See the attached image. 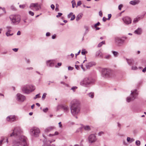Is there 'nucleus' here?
Listing matches in <instances>:
<instances>
[{
  "instance_id": "f257e3e1",
  "label": "nucleus",
  "mask_w": 146,
  "mask_h": 146,
  "mask_svg": "<svg viewBox=\"0 0 146 146\" xmlns=\"http://www.w3.org/2000/svg\"><path fill=\"white\" fill-rule=\"evenodd\" d=\"M12 131L13 132L10 134V137L13 136L17 138L13 141V146H28L27 138L21 135L22 131L20 127H15Z\"/></svg>"
},
{
  "instance_id": "f03ea898",
  "label": "nucleus",
  "mask_w": 146,
  "mask_h": 146,
  "mask_svg": "<svg viewBox=\"0 0 146 146\" xmlns=\"http://www.w3.org/2000/svg\"><path fill=\"white\" fill-rule=\"evenodd\" d=\"M70 107L71 113L72 116H75L80 113V102L78 100H72L70 103Z\"/></svg>"
},
{
  "instance_id": "7ed1b4c3",
  "label": "nucleus",
  "mask_w": 146,
  "mask_h": 146,
  "mask_svg": "<svg viewBox=\"0 0 146 146\" xmlns=\"http://www.w3.org/2000/svg\"><path fill=\"white\" fill-rule=\"evenodd\" d=\"M36 89L35 86L31 84H26L23 86L21 90L23 92L26 94H28L34 91Z\"/></svg>"
},
{
  "instance_id": "20e7f679",
  "label": "nucleus",
  "mask_w": 146,
  "mask_h": 146,
  "mask_svg": "<svg viewBox=\"0 0 146 146\" xmlns=\"http://www.w3.org/2000/svg\"><path fill=\"white\" fill-rule=\"evenodd\" d=\"M94 83V80L91 78L86 77L82 80L80 82L81 86L86 88L89 87Z\"/></svg>"
},
{
  "instance_id": "39448f33",
  "label": "nucleus",
  "mask_w": 146,
  "mask_h": 146,
  "mask_svg": "<svg viewBox=\"0 0 146 146\" xmlns=\"http://www.w3.org/2000/svg\"><path fill=\"white\" fill-rule=\"evenodd\" d=\"M9 18L11 21V24L15 25H18L21 21L20 15H10Z\"/></svg>"
},
{
  "instance_id": "423d86ee",
  "label": "nucleus",
  "mask_w": 146,
  "mask_h": 146,
  "mask_svg": "<svg viewBox=\"0 0 146 146\" xmlns=\"http://www.w3.org/2000/svg\"><path fill=\"white\" fill-rule=\"evenodd\" d=\"M29 132L31 137L36 138L39 137V136L40 133V130L38 127L34 126L31 127L29 129Z\"/></svg>"
},
{
  "instance_id": "0eeeda50",
  "label": "nucleus",
  "mask_w": 146,
  "mask_h": 146,
  "mask_svg": "<svg viewBox=\"0 0 146 146\" xmlns=\"http://www.w3.org/2000/svg\"><path fill=\"white\" fill-rule=\"evenodd\" d=\"M101 75L102 77L106 78L111 76L113 74V71L109 68L102 69Z\"/></svg>"
},
{
  "instance_id": "6e6552de",
  "label": "nucleus",
  "mask_w": 146,
  "mask_h": 146,
  "mask_svg": "<svg viewBox=\"0 0 146 146\" xmlns=\"http://www.w3.org/2000/svg\"><path fill=\"white\" fill-rule=\"evenodd\" d=\"M60 109L63 110L64 112L66 113L69 112L70 109L68 106L65 104H60L58 105L56 108V111H58Z\"/></svg>"
},
{
  "instance_id": "1a4fd4ad",
  "label": "nucleus",
  "mask_w": 146,
  "mask_h": 146,
  "mask_svg": "<svg viewBox=\"0 0 146 146\" xmlns=\"http://www.w3.org/2000/svg\"><path fill=\"white\" fill-rule=\"evenodd\" d=\"M137 95L138 93L136 90L131 91L130 96L127 98V102H129L130 101L133 100L136 98Z\"/></svg>"
},
{
  "instance_id": "9d476101",
  "label": "nucleus",
  "mask_w": 146,
  "mask_h": 146,
  "mask_svg": "<svg viewBox=\"0 0 146 146\" xmlns=\"http://www.w3.org/2000/svg\"><path fill=\"white\" fill-rule=\"evenodd\" d=\"M114 40L115 43L119 46H121L125 42V40L118 37L115 38Z\"/></svg>"
},
{
  "instance_id": "9b49d317",
  "label": "nucleus",
  "mask_w": 146,
  "mask_h": 146,
  "mask_svg": "<svg viewBox=\"0 0 146 146\" xmlns=\"http://www.w3.org/2000/svg\"><path fill=\"white\" fill-rule=\"evenodd\" d=\"M16 98L17 100L20 102H23L26 99L25 96L20 93L17 94Z\"/></svg>"
},
{
  "instance_id": "f8f14e48",
  "label": "nucleus",
  "mask_w": 146,
  "mask_h": 146,
  "mask_svg": "<svg viewBox=\"0 0 146 146\" xmlns=\"http://www.w3.org/2000/svg\"><path fill=\"white\" fill-rule=\"evenodd\" d=\"M29 7L31 9L36 11L38 10L40 8V5H39L37 3H31Z\"/></svg>"
},
{
  "instance_id": "ddd939ff",
  "label": "nucleus",
  "mask_w": 146,
  "mask_h": 146,
  "mask_svg": "<svg viewBox=\"0 0 146 146\" xmlns=\"http://www.w3.org/2000/svg\"><path fill=\"white\" fill-rule=\"evenodd\" d=\"M122 20L123 21L124 23L126 25H129L131 23V19L129 17L126 16L123 17Z\"/></svg>"
},
{
  "instance_id": "4468645a",
  "label": "nucleus",
  "mask_w": 146,
  "mask_h": 146,
  "mask_svg": "<svg viewBox=\"0 0 146 146\" xmlns=\"http://www.w3.org/2000/svg\"><path fill=\"white\" fill-rule=\"evenodd\" d=\"M88 140L90 143H92L95 142L97 139L95 134H92L89 136Z\"/></svg>"
},
{
  "instance_id": "2eb2a0df",
  "label": "nucleus",
  "mask_w": 146,
  "mask_h": 146,
  "mask_svg": "<svg viewBox=\"0 0 146 146\" xmlns=\"http://www.w3.org/2000/svg\"><path fill=\"white\" fill-rule=\"evenodd\" d=\"M54 140H48L47 139L44 140V144L42 146H55L54 144L51 145L50 144L52 142L54 141Z\"/></svg>"
},
{
  "instance_id": "dca6fc26",
  "label": "nucleus",
  "mask_w": 146,
  "mask_h": 146,
  "mask_svg": "<svg viewBox=\"0 0 146 146\" xmlns=\"http://www.w3.org/2000/svg\"><path fill=\"white\" fill-rule=\"evenodd\" d=\"M16 117L15 115H10L7 116L6 118L7 121L12 122L16 120Z\"/></svg>"
},
{
  "instance_id": "f3484780",
  "label": "nucleus",
  "mask_w": 146,
  "mask_h": 146,
  "mask_svg": "<svg viewBox=\"0 0 146 146\" xmlns=\"http://www.w3.org/2000/svg\"><path fill=\"white\" fill-rule=\"evenodd\" d=\"M6 28L7 29V31L6 33L5 34L7 36H11L13 35V33H10L11 31V29H12V27L11 26H7L6 27Z\"/></svg>"
},
{
  "instance_id": "a211bd4d",
  "label": "nucleus",
  "mask_w": 146,
  "mask_h": 146,
  "mask_svg": "<svg viewBox=\"0 0 146 146\" xmlns=\"http://www.w3.org/2000/svg\"><path fill=\"white\" fill-rule=\"evenodd\" d=\"M46 64L48 66L52 67L54 66V61L52 60H49L46 61Z\"/></svg>"
},
{
  "instance_id": "6ab92c4d",
  "label": "nucleus",
  "mask_w": 146,
  "mask_h": 146,
  "mask_svg": "<svg viewBox=\"0 0 146 146\" xmlns=\"http://www.w3.org/2000/svg\"><path fill=\"white\" fill-rule=\"evenodd\" d=\"M96 63L94 62H91L87 63L86 64V67L87 69H89L91 67L96 65Z\"/></svg>"
},
{
  "instance_id": "aec40b11",
  "label": "nucleus",
  "mask_w": 146,
  "mask_h": 146,
  "mask_svg": "<svg viewBox=\"0 0 146 146\" xmlns=\"http://www.w3.org/2000/svg\"><path fill=\"white\" fill-rule=\"evenodd\" d=\"M126 60L127 63L129 65L131 66L134 64V61L133 59L126 58Z\"/></svg>"
},
{
  "instance_id": "412c9836",
  "label": "nucleus",
  "mask_w": 146,
  "mask_h": 146,
  "mask_svg": "<svg viewBox=\"0 0 146 146\" xmlns=\"http://www.w3.org/2000/svg\"><path fill=\"white\" fill-rule=\"evenodd\" d=\"M55 129V127L54 126H51L47 127L44 130L46 133H48L52 130Z\"/></svg>"
},
{
  "instance_id": "4be33fe9",
  "label": "nucleus",
  "mask_w": 146,
  "mask_h": 146,
  "mask_svg": "<svg viewBox=\"0 0 146 146\" xmlns=\"http://www.w3.org/2000/svg\"><path fill=\"white\" fill-rule=\"evenodd\" d=\"M96 56L98 57L102 58L103 55L100 50L97 51L96 53Z\"/></svg>"
},
{
  "instance_id": "5701e85b",
  "label": "nucleus",
  "mask_w": 146,
  "mask_h": 146,
  "mask_svg": "<svg viewBox=\"0 0 146 146\" xmlns=\"http://www.w3.org/2000/svg\"><path fill=\"white\" fill-rule=\"evenodd\" d=\"M143 16H138L136 18L134 19L133 23H137L141 19L143 18Z\"/></svg>"
},
{
  "instance_id": "b1692460",
  "label": "nucleus",
  "mask_w": 146,
  "mask_h": 146,
  "mask_svg": "<svg viewBox=\"0 0 146 146\" xmlns=\"http://www.w3.org/2000/svg\"><path fill=\"white\" fill-rule=\"evenodd\" d=\"M133 1H131L129 2V3L133 5H135L136 4H138L140 2L139 0H133Z\"/></svg>"
},
{
  "instance_id": "393cba45",
  "label": "nucleus",
  "mask_w": 146,
  "mask_h": 146,
  "mask_svg": "<svg viewBox=\"0 0 146 146\" xmlns=\"http://www.w3.org/2000/svg\"><path fill=\"white\" fill-rule=\"evenodd\" d=\"M142 29L141 28H138V29L135 30L134 33L138 35H140L142 33Z\"/></svg>"
},
{
  "instance_id": "a878e982",
  "label": "nucleus",
  "mask_w": 146,
  "mask_h": 146,
  "mask_svg": "<svg viewBox=\"0 0 146 146\" xmlns=\"http://www.w3.org/2000/svg\"><path fill=\"white\" fill-rule=\"evenodd\" d=\"M4 139L6 140V141L7 142L8 137H1V139L0 140V146H1Z\"/></svg>"
},
{
  "instance_id": "bb28decb",
  "label": "nucleus",
  "mask_w": 146,
  "mask_h": 146,
  "mask_svg": "<svg viewBox=\"0 0 146 146\" xmlns=\"http://www.w3.org/2000/svg\"><path fill=\"white\" fill-rule=\"evenodd\" d=\"M83 129L86 131H90L91 130V126L88 125H83Z\"/></svg>"
},
{
  "instance_id": "cd10ccee",
  "label": "nucleus",
  "mask_w": 146,
  "mask_h": 146,
  "mask_svg": "<svg viewBox=\"0 0 146 146\" xmlns=\"http://www.w3.org/2000/svg\"><path fill=\"white\" fill-rule=\"evenodd\" d=\"M83 16V14L82 13H79L76 16V21H78L82 18Z\"/></svg>"
},
{
  "instance_id": "c85d7f7f",
  "label": "nucleus",
  "mask_w": 146,
  "mask_h": 146,
  "mask_svg": "<svg viewBox=\"0 0 146 146\" xmlns=\"http://www.w3.org/2000/svg\"><path fill=\"white\" fill-rule=\"evenodd\" d=\"M84 28L85 29V31L84 34V35H86L89 31V27L87 26H84Z\"/></svg>"
},
{
  "instance_id": "c756f323",
  "label": "nucleus",
  "mask_w": 146,
  "mask_h": 146,
  "mask_svg": "<svg viewBox=\"0 0 146 146\" xmlns=\"http://www.w3.org/2000/svg\"><path fill=\"white\" fill-rule=\"evenodd\" d=\"M112 52L114 57H117V56L118 55V53L117 52L115 51H112Z\"/></svg>"
},
{
  "instance_id": "7c9ffc66",
  "label": "nucleus",
  "mask_w": 146,
  "mask_h": 146,
  "mask_svg": "<svg viewBox=\"0 0 146 146\" xmlns=\"http://www.w3.org/2000/svg\"><path fill=\"white\" fill-rule=\"evenodd\" d=\"M105 44V41H103L102 42H100L98 45V47H101L103 44Z\"/></svg>"
},
{
  "instance_id": "2f4dec72",
  "label": "nucleus",
  "mask_w": 146,
  "mask_h": 146,
  "mask_svg": "<svg viewBox=\"0 0 146 146\" xmlns=\"http://www.w3.org/2000/svg\"><path fill=\"white\" fill-rule=\"evenodd\" d=\"M88 95L91 98H93L94 97V94L93 93H90L88 94Z\"/></svg>"
},
{
  "instance_id": "473e14b6",
  "label": "nucleus",
  "mask_w": 146,
  "mask_h": 146,
  "mask_svg": "<svg viewBox=\"0 0 146 146\" xmlns=\"http://www.w3.org/2000/svg\"><path fill=\"white\" fill-rule=\"evenodd\" d=\"M10 9L11 10L13 11H15L16 9L14 5H12L10 7Z\"/></svg>"
},
{
  "instance_id": "72a5a7b5",
  "label": "nucleus",
  "mask_w": 146,
  "mask_h": 146,
  "mask_svg": "<svg viewBox=\"0 0 146 146\" xmlns=\"http://www.w3.org/2000/svg\"><path fill=\"white\" fill-rule=\"evenodd\" d=\"M87 53V52L85 50V49L83 50L81 52L82 54L83 55H85L86 53Z\"/></svg>"
},
{
  "instance_id": "f704fd0d",
  "label": "nucleus",
  "mask_w": 146,
  "mask_h": 146,
  "mask_svg": "<svg viewBox=\"0 0 146 146\" xmlns=\"http://www.w3.org/2000/svg\"><path fill=\"white\" fill-rule=\"evenodd\" d=\"M71 3L72 4V7L73 8H74L76 5V3L74 1H72Z\"/></svg>"
},
{
  "instance_id": "c9c22d12",
  "label": "nucleus",
  "mask_w": 146,
  "mask_h": 146,
  "mask_svg": "<svg viewBox=\"0 0 146 146\" xmlns=\"http://www.w3.org/2000/svg\"><path fill=\"white\" fill-rule=\"evenodd\" d=\"M78 87L76 86H74L72 87L71 89V90H72L74 92H75L76 89H77Z\"/></svg>"
},
{
  "instance_id": "e433bc0d",
  "label": "nucleus",
  "mask_w": 146,
  "mask_h": 146,
  "mask_svg": "<svg viewBox=\"0 0 146 146\" xmlns=\"http://www.w3.org/2000/svg\"><path fill=\"white\" fill-rule=\"evenodd\" d=\"M140 144H141V142L137 140L135 142L136 145L138 146H139L140 145Z\"/></svg>"
},
{
  "instance_id": "4c0bfd02",
  "label": "nucleus",
  "mask_w": 146,
  "mask_h": 146,
  "mask_svg": "<svg viewBox=\"0 0 146 146\" xmlns=\"http://www.w3.org/2000/svg\"><path fill=\"white\" fill-rule=\"evenodd\" d=\"M40 94H38L36 95L35 96L34 98V99L35 100L37 98H40Z\"/></svg>"
},
{
  "instance_id": "58836bf2",
  "label": "nucleus",
  "mask_w": 146,
  "mask_h": 146,
  "mask_svg": "<svg viewBox=\"0 0 146 146\" xmlns=\"http://www.w3.org/2000/svg\"><path fill=\"white\" fill-rule=\"evenodd\" d=\"M111 56L110 54H108L106 55L105 56V58L106 59H108L110 58Z\"/></svg>"
},
{
  "instance_id": "ea45409f",
  "label": "nucleus",
  "mask_w": 146,
  "mask_h": 146,
  "mask_svg": "<svg viewBox=\"0 0 146 146\" xmlns=\"http://www.w3.org/2000/svg\"><path fill=\"white\" fill-rule=\"evenodd\" d=\"M137 69V67L135 66H133L131 68V69L133 70H136Z\"/></svg>"
},
{
  "instance_id": "a19ab883",
  "label": "nucleus",
  "mask_w": 146,
  "mask_h": 146,
  "mask_svg": "<svg viewBox=\"0 0 146 146\" xmlns=\"http://www.w3.org/2000/svg\"><path fill=\"white\" fill-rule=\"evenodd\" d=\"M26 6L25 5H19V7L21 9H24L25 7Z\"/></svg>"
},
{
  "instance_id": "79ce46f5",
  "label": "nucleus",
  "mask_w": 146,
  "mask_h": 146,
  "mask_svg": "<svg viewBox=\"0 0 146 146\" xmlns=\"http://www.w3.org/2000/svg\"><path fill=\"white\" fill-rule=\"evenodd\" d=\"M82 4L81 1H80L78 2L76 6V7H77L78 6H80Z\"/></svg>"
},
{
  "instance_id": "37998d69",
  "label": "nucleus",
  "mask_w": 146,
  "mask_h": 146,
  "mask_svg": "<svg viewBox=\"0 0 146 146\" xmlns=\"http://www.w3.org/2000/svg\"><path fill=\"white\" fill-rule=\"evenodd\" d=\"M73 13L72 12L70 13L67 16V17L68 18H70L71 17Z\"/></svg>"
},
{
  "instance_id": "c03bdc74",
  "label": "nucleus",
  "mask_w": 146,
  "mask_h": 146,
  "mask_svg": "<svg viewBox=\"0 0 146 146\" xmlns=\"http://www.w3.org/2000/svg\"><path fill=\"white\" fill-rule=\"evenodd\" d=\"M76 16L75 15H73L71 18V19H70L71 21H73L74 19L75 18Z\"/></svg>"
},
{
  "instance_id": "a18cd8bd",
  "label": "nucleus",
  "mask_w": 146,
  "mask_h": 146,
  "mask_svg": "<svg viewBox=\"0 0 146 146\" xmlns=\"http://www.w3.org/2000/svg\"><path fill=\"white\" fill-rule=\"evenodd\" d=\"M62 15V14L60 13H58V15L56 16V17L57 18H58L59 17H60Z\"/></svg>"
},
{
  "instance_id": "49530a36",
  "label": "nucleus",
  "mask_w": 146,
  "mask_h": 146,
  "mask_svg": "<svg viewBox=\"0 0 146 146\" xmlns=\"http://www.w3.org/2000/svg\"><path fill=\"white\" fill-rule=\"evenodd\" d=\"M29 15L32 16H33L34 14V13L31 11H29Z\"/></svg>"
},
{
  "instance_id": "de8ad7c7",
  "label": "nucleus",
  "mask_w": 146,
  "mask_h": 146,
  "mask_svg": "<svg viewBox=\"0 0 146 146\" xmlns=\"http://www.w3.org/2000/svg\"><path fill=\"white\" fill-rule=\"evenodd\" d=\"M43 111L44 112H47L48 110V108H44L43 109Z\"/></svg>"
},
{
  "instance_id": "09e8293b",
  "label": "nucleus",
  "mask_w": 146,
  "mask_h": 146,
  "mask_svg": "<svg viewBox=\"0 0 146 146\" xmlns=\"http://www.w3.org/2000/svg\"><path fill=\"white\" fill-rule=\"evenodd\" d=\"M55 10L56 11H58V5L57 4H56V7Z\"/></svg>"
},
{
  "instance_id": "8fccbe9b",
  "label": "nucleus",
  "mask_w": 146,
  "mask_h": 146,
  "mask_svg": "<svg viewBox=\"0 0 146 146\" xmlns=\"http://www.w3.org/2000/svg\"><path fill=\"white\" fill-rule=\"evenodd\" d=\"M122 6L123 5L122 4H120L118 6V9L119 10H121V8L122 7Z\"/></svg>"
},
{
  "instance_id": "3c124183",
  "label": "nucleus",
  "mask_w": 146,
  "mask_h": 146,
  "mask_svg": "<svg viewBox=\"0 0 146 146\" xmlns=\"http://www.w3.org/2000/svg\"><path fill=\"white\" fill-rule=\"evenodd\" d=\"M46 93H44L42 96V98L43 99L45 98L46 96Z\"/></svg>"
},
{
  "instance_id": "603ef678",
  "label": "nucleus",
  "mask_w": 146,
  "mask_h": 146,
  "mask_svg": "<svg viewBox=\"0 0 146 146\" xmlns=\"http://www.w3.org/2000/svg\"><path fill=\"white\" fill-rule=\"evenodd\" d=\"M108 18L107 19V20H109L111 17V14H109L108 15Z\"/></svg>"
},
{
  "instance_id": "864d4df0",
  "label": "nucleus",
  "mask_w": 146,
  "mask_h": 146,
  "mask_svg": "<svg viewBox=\"0 0 146 146\" xmlns=\"http://www.w3.org/2000/svg\"><path fill=\"white\" fill-rule=\"evenodd\" d=\"M25 60H26V62L27 63H28V64L30 63V61L29 59H27L26 58Z\"/></svg>"
},
{
  "instance_id": "5fc2aeb1",
  "label": "nucleus",
  "mask_w": 146,
  "mask_h": 146,
  "mask_svg": "<svg viewBox=\"0 0 146 146\" xmlns=\"http://www.w3.org/2000/svg\"><path fill=\"white\" fill-rule=\"evenodd\" d=\"M100 25V23L99 22H98L96 24L94 25V27H97V26H99Z\"/></svg>"
},
{
  "instance_id": "6e6d98bb",
  "label": "nucleus",
  "mask_w": 146,
  "mask_h": 146,
  "mask_svg": "<svg viewBox=\"0 0 146 146\" xmlns=\"http://www.w3.org/2000/svg\"><path fill=\"white\" fill-rule=\"evenodd\" d=\"M73 68L70 66H69L68 67V70H73Z\"/></svg>"
},
{
  "instance_id": "4d7b16f0",
  "label": "nucleus",
  "mask_w": 146,
  "mask_h": 146,
  "mask_svg": "<svg viewBox=\"0 0 146 146\" xmlns=\"http://www.w3.org/2000/svg\"><path fill=\"white\" fill-rule=\"evenodd\" d=\"M50 7L52 10H54V9L55 7L54 5L53 4L51 5Z\"/></svg>"
},
{
  "instance_id": "13d9d810",
  "label": "nucleus",
  "mask_w": 146,
  "mask_h": 146,
  "mask_svg": "<svg viewBox=\"0 0 146 146\" xmlns=\"http://www.w3.org/2000/svg\"><path fill=\"white\" fill-rule=\"evenodd\" d=\"M46 36H49L50 35V33L49 32H47L46 33Z\"/></svg>"
},
{
  "instance_id": "bf43d9fd",
  "label": "nucleus",
  "mask_w": 146,
  "mask_h": 146,
  "mask_svg": "<svg viewBox=\"0 0 146 146\" xmlns=\"http://www.w3.org/2000/svg\"><path fill=\"white\" fill-rule=\"evenodd\" d=\"M60 83L61 84H63V85H66L67 86H68V85L67 84H66L65 82H61Z\"/></svg>"
},
{
  "instance_id": "052dcab7",
  "label": "nucleus",
  "mask_w": 146,
  "mask_h": 146,
  "mask_svg": "<svg viewBox=\"0 0 146 146\" xmlns=\"http://www.w3.org/2000/svg\"><path fill=\"white\" fill-rule=\"evenodd\" d=\"M13 50L15 52H17L18 51V48H14L13 49Z\"/></svg>"
},
{
  "instance_id": "680f3d73",
  "label": "nucleus",
  "mask_w": 146,
  "mask_h": 146,
  "mask_svg": "<svg viewBox=\"0 0 146 146\" xmlns=\"http://www.w3.org/2000/svg\"><path fill=\"white\" fill-rule=\"evenodd\" d=\"M80 50L76 54H75V56H76V57L77 56V55H78L80 53Z\"/></svg>"
},
{
  "instance_id": "e2e57ef3",
  "label": "nucleus",
  "mask_w": 146,
  "mask_h": 146,
  "mask_svg": "<svg viewBox=\"0 0 146 146\" xmlns=\"http://www.w3.org/2000/svg\"><path fill=\"white\" fill-rule=\"evenodd\" d=\"M104 134V132L102 131H101V132H100L99 133H98V135L99 136H101L102 134Z\"/></svg>"
},
{
  "instance_id": "0e129e2a",
  "label": "nucleus",
  "mask_w": 146,
  "mask_h": 146,
  "mask_svg": "<svg viewBox=\"0 0 146 146\" xmlns=\"http://www.w3.org/2000/svg\"><path fill=\"white\" fill-rule=\"evenodd\" d=\"M59 127L60 128H62V125L61 124V122H60L58 123Z\"/></svg>"
},
{
  "instance_id": "69168bd1",
  "label": "nucleus",
  "mask_w": 146,
  "mask_h": 146,
  "mask_svg": "<svg viewBox=\"0 0 146 146\" xmlns=\"http://www.w3.org/2000/svg\"><path fill=\"white\" fill-rule=\"evenodd\" d=\"M99 15L100 16H101V17L102 16L103 14H102V12L101 11H99Z\"/></svg>"
},
{
  "instance_id": "338daca9",
  "label": "nucleus",
  "mask_w": 146,
  "mask_h": 146,
  "mask_svg": "<svg viewBox=\"0 0 146 146\" xmlns=\"http://www.w3.org/2000/svg\"><path fill=\"white\" fill-rule=\"evenodd\" d=\"M130 139L131 138L130 137H127V142H129L130 143Z\"/></svg>"
},
{
  "instance_id": "774afa93",
  "label": "nucleus",
  "mask_w": 146,
  "mask_h": 146,
  "mask_svg": "<svg viewBox=\"0 0 146 146\" xmlns=\"http://www.w3.org/2000/svg\"><path fill=\"white\" fill-rule=\"evenodd\" d=\"M56 37V35L55 34H54L52 36V39H54Z\"/></svg>"
}]
</instances>
